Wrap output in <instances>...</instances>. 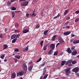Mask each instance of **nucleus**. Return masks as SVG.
<instances>
[{
    "mask_svg": "<svg viewBox=\"0 0 79 79\" xmlns=\"http://www.w3.org/2000/svg\"><path fill=\"white\" fill-rule=\"evenodd\" d=\"M29 3V2L28 1H25L23 2H22L21 3V5L22 6H26Z\"/></svg>",
    "mask_w": 79,
    "mask_h": 79,
    "instance_id": "1",
    "label": "nucleus"
},
{
    "mask_svg": "<svg viewBox=\"0 0 79 79\" xmlns=\"http://www.w3.org/2000/svg\"><path fill=\"white\" fill-rule=\"evenodd\" d=\"M73 72H75V73H77L79 71V67H76L73 69L72 70Z\"/></svg>",
    "mask_w": 79,
    "mask_h": 79,
    "instance_id": "2",
    "label": "nucleus"
},
{
    "mask_svg": "<svg viewBox=\"0 0 79 79\" xmlns=\"http://www.w3.org/2000/svg\"><path fill=\"white\" fill-rule=\"evenodd\" d=\"M58 40L60 44H63L64 43V40L61 37H59Z\"/></svg>",
    "mask_w": 79,
    "mask_h": 79,
    "instance_id": "3",
    "label": "nucleus"
},
{
    "mask_svg": "<svg viewBox=\"0 0 79 79\" xmlns=\"http://www.w3.org/2000/svg\"><path fill=\"white\" fill-rule=\"evenodd\" d=\"M24 74V72L22 71V72H20L18 73L17 74V76H23Z\"/></svg>",
    "mask_w": 79,
    "mask_h": 79,
    "instance_id": "4",
    "label": "nucleus"
},
{
    "mask_svg": "<svg viewBox=\"0 0 79 79\" xmlns=\"http://www.w3.org/2000/svg\"><path fill=\"white\" fill-rule=\"evenodd\" d=\"M55 47V44H51L50 45V48L52 50H54Z\"/></svg>",
    "mask_w": 79,
    "mask_h": 79,
    "instance_id": "5",
    "label": "nucleus"
},
{
    "mask_svg": "<svg viewBox=\"0 0 79 79\" xmlns=\"http://www.w3.org/2000/svg\"><path fill=\"white\" fill-rule=\"evenodd\" d=\"M23 68L25 71H26L27 69V65L26 64H23Z\"/></svg>",
    "mask_w": 79,
    "mask_h": 79,
    "instance_id": "6",
    "label": "nucleus"
},
{
    "mask_svg": "<svg viewBox=\"0 0 79 79\" xmlns=\"http://www.w3.org/2000/svg\"><path fill=\"white\" fill-rule=\"evenodd\" d=\"M77 54V51L75 50L73 51V52L72 53V55H74V56H75Z\"/></svg>",
    "mask_w": 79,
    "mask_h": 79,
    "instance_id": "7",
    "label": "nucleus"
},
{
    "mask_svg": "<svg viewBox=\"0 0 79 79\" xmlns=\"http://www.w3.org/2000/svg\"><path fill=\"white\" fill-rule=\"evenodd\" d=\"M66 51V52H67L68 53H72V51L71 50V48H68Z\"/></svg>",
    "mask_w": 79,
    "mask_h": 79,
    "instance_id": "8",
    "label": "nucleus"
},
{
    "mask_svg": "<svg viewBox=\"0 0 79 79\" xmlns=\"http://www.w3.org/2000/svg\"><path fill=\"white\" fill-rule=\"evenodd\" d=\"M11 77L12 79H15L16 77V73H13L11 75Z\"/></svg>",
    "mask_w": 79,
    "mask_h": 79,
    "instance_id": "9",
    "label": "nucleus"
},
{
    "mask_svg": "<svg viewBox=\"0 0 79 79\" xmlns=\"http://www.w3.org/2000/svg\"><path fill=\"white\" fill-rule=\"evenodd\" d=\"M71 31L65 32L64 33V35H69L71 34Z\"/></svg>",
    "mask_w": 79,
    "mask_h": 79,
    "instance_id": "10",
    "label": "nucleus"
},
{
    "mask_svg": "<svg viewBox=\"0 0 79 79\" xmlns=\"http://www.w3.org/2000/svg\"><path fill=\"white\" fill-rule=\"evenodd\" d=\"M29 32V30L28 29H25L23 30L22 32L23 33V34H26V33H27Z\"/></svg>",
    "mask_w": 79,
    "mask_h": 79,
    "instance_id": "11",
    "label": "nucleus"
},
{
    "mask_svg": "<svg viewBox=\"0 0 79 79\" xmlns=\"http://www.w3.org/2000/svg\"><path fill=\"white\" fill-rule=\"evenodd\" d=\"M48 30H46L44 32V34L45 35V36H46V35H48Z\"/></svg>",
    "mask_w": 79,
    "mask_h": 79,
    "instance_id": "12",
    "label": "nucleus"
},
{
    "mask_svg": "<svg viewBox=\"0 0 79 79\" xmlns=\"http://www.w3.org/2000/svg\"><path fill=\"white\" fill-rule=\"evenodd\" d=\"M73 44H79V40H74L73 42Z\"/></svg>",
    "mask_w": 79,
    "mask_h": 79,
    "instance_id": "13",
    "label": "nucleus"
},
{
    "mask_svg": "<svg viewBox=\"0 0 79 79\" xmlns=\"http://www.w3.org/2000/svg\"><path fill=\"white\" fill-rule=\"evenodd\" d=\"M66 63V61L63 60L61 62V65L64 66L65 64Z\"/></svg>",
    "mask_w": 79,
    "mask_h": 79,
    "instance_id": "14",
    "label": "nucleus"
},
{
    "mask_svg": "<svg viewBox=\"0 0 79 79\" xmlns=\"http://www.w3.org/2000/svg\"><path fill=\"white\" fill-rule=\"evenodd\" d=\"M16 35H13L11 37V39H13L16 38Z\"/></svg>",
    "mask_w": 79,
    "mask_h": 79,
    "instance_id": "15",
    "label": "nucleus"
},
{
    "mask_svg": "<svg viewBox=\"0 0 79 79\" xmlns=\"http://www.w3.org/2000/svg\"><path fill=\"white\" fill-rule=\"evenodd\" d=\"M3 50H5V49H6L8 48V45L7 44H5L3 45Z\"/></svg>",
    "mask_w": 79,
    "mask_h": 79,
    "instance_id": "16",
    "label": "nucleus"
},
{
    "mask_svg": "<svg viewBox=\"0 0 79 79\" xmlns=\"http://www.w3.org/2000/svg\"><path fill=\"white\" fill-rule=\"evenodd\" d=\"M33 68V66L31 65L28 68V70L29 71H32V68Z\"/></svg>",
    "mask_w": 79,
    "mask_h": 79,
    "instance_id": "17",
    "label": "nucleus"
},
{
    "mask_svg": "<svg viewBox=\"0 0 79 79\" xmlns=\"http://www.w3.org/2000/svg\"><path fill=\"white\" fill-rule=\"evenodd\" d=\"M71 69V67H69L67 68V69L66 70L65 72H69L70 71V69Z\"/></svg>",
    "mask_w": 79,
    "mask_h": 79,
    "instance_id": "18",
    "label": "nucleus"
},
{
    "mask_svg": "<svg viewBox=\"0 0 79 79\" xmlns=\"http://www.w3.org/2000/svg\"><path fill=\"white\" fill-rule=\"evenodd\" d=\"M68 12H69V9H67V10H65L64 13V15H66V14L67 13H68Z\"/></svg>",
    "mask_w": 79,
    "mask_h": 79,
    "instance_id": "19",
    "label": "nucleus"
},
{
    "mask_svg": "<svg viewBox=\"0 0 79 79\" xmlns=\"http://www.w3.org/2000/svg\"><path fill=\"white\" fill-rule=\"evenodd\" d=\"M56 37V35H54L52 38V40L53 41H54V40H55V38Z\"/></svg>",
    "mask_w": 79,
    "mask_h": 79,
    "instance_id": "20",
    "label": "nucleus"
},
{
    "mask_svg": "<svg viewBox=\"0 0 79 79\" xmlns=\"http://www.w3.org/2000/svg\"><path fill=\"white\" fill-rule=\"evenodd\" d=\"M17 40V39L15 38L14 39V40H12V42L14 44L15 42H16V41Z\"/></svg>",
    "mask_w": 79,
    "mask_h": 79,
    "instance_id": "21",
    "label": "nucleus"
},
{
    "mask_svg": "<svg viewBox=\"0 0 79 79\" xmlns=\"http://www.w3.org/2000/svg\"><path fill=\"white\" fill-rule=\"evenodd\" d=\"M15 27L16 28H18L19 27V24L18 23H16L15 25Z\"/></svg>",
    "mask_w": 79,
    "mask_h": 79,
    "instance_id": "22",
    "label": "nucleus"
},
{
    "mask_svg": "<svg viewBox=\"0 0 79 79\" xmlns=\"http://www.w3.org/2000/svg\"><path fill=\"white\" fill-rule=\"evenodd\" d=\"M58 51H56V52H54V55H58Z\"/></svg>",
    "mask_w": 79,
    "mask_h": 79,
    "instance_id": "23",
    "label": "nucleus"
},
{
    "mask_svg": "<svg viewBox=\"0 0 79 79\" xmlns=\"http://www.w3.org/2000/svg\"><path fill=\"white\" fill-rule=\"evenodd\" d=\"M48 76V74H45L44 77H43V79H46V78H47V76Z\"/></svg>",
    "mask_w": 79,
    "mask_h": 79,
    "instance_id": "24",
    "label": "nucleus"
},
{
    "mask_svg": "<svg viewBox=\"0 0 79 79\" xmlns=\"http://www.w3.org/2000/svg\"><path fill=\"white\" fill-rule=\"evenodd\" d=\"M29 50V46H27V47L25 48V51L26 52V51H27Z\"/></svg>",
    "mask_w": 79,
    "mask_h": 79,
    "instance_id": "25",
    "label": "nucleus"
},
{
    "mask_svg": "<svg viewBox=\"0 0 79 79\" xmlns=\"http://www.w3.org/2000/svg\"><path fill=\"white\" fill-rule=\"evenodd\" d=\"M76 63H77V61H76V60H73V61H72V64H75Z\"/></svg>",
    "mask_w": 79,
    "mask_h": 79,
    "instance_id": "26",
    "label": "nucleus"
},
{
    "mask_svg": "<svg viewBox=\"0 0 79 79\" xmlns=\"http://www.w3.org/2000/svg\"><path fill=\"white\" fill-rule=\"evenodd\" d=\"M65 73L66 74V76H68L69 74V72H65Z\"/></svg>",
    "mask_w": 79,
    "mask_h": 79,
    "instance_id": "27",
    "label": "nucleus"
},
{
    "mask_svg": "<svg viewBox=\"0 0 79 79\" xmlns=\"http://www.w3.org/2000/svg\"><path fill=\"white\" fill-rule=\"evenodd\" d=\"M20 57H20V56H18V55L15 56V58H17V59H19V58H20Z\"/></svg>",
    "mask_w": 79,
    "mask_h": 79,
    "instance_id": "28",
    "label": "nucleus"
},
{
    "mask_svg": "<svg viewBox=\"0 0 79 79\" xmlns=\"http://www.w3.org/2000/svg\"><path fill=\"white\" fill-rule=\"evenodd\" d=\"M43 44H44V40H42L40 43V44L41 47H42V46H43Z\"/></svg>",
    "mask_w": 79,
    "mask_h": 79,
    "instance_id": "29",
    "label": "nucleus"
},
{
    "mask_svg": "<svg viewBox=\"0 0 79 79\" xmlns=\"http://www.w3.org/2000/svg\"><path fill=\"white\" fill-rule=\"evenodd\" d=\"M11 5V3L10 1H8L7 2V5L8 6H10Z\"/></svg>",
    "mask_w": 79,
    "mask_h": 79,
    "instance_id": "30",
    "label": "nucleus"
},
{
    "mask_svg": "<svg viewBox=\"0 0 79 79\" xmlns=\"http://www.w3.org/2000/svg\"><path fill=\"white\" fill-rule=\"evenodd\" d=\"M4 57H5V55H2L0 56L1 58H2V59H3Z\"/></svg>",
    "mask_w": 79,
    "mask_h": 79,
    "instance_id": "31",
    "label": "nucleus"
},
{
    "mask_svg": "<svg viewBox=\"0 0 79 79\" xmlns=\"http://www.w3.org/2000/svg\"><path fill=\"white\" fill-rule=\"evenodd\" d=\"M42 60V58L40 57L39 58V59L37 61H36V63H39V61H41Z\"/></svg>",
    "mask_w": 79,
    "mask_h": 79,
    "instance_id": "32",
    "label": "nucleus"
},
{
    "mask_svg": "<svg viewBox=\"0 0 79 79\" xmlns=\"http://www.w3.org/2000/svg\"><path fill=\"white\" fill-rule=\"evenodd\" d=\"M45 63H46V62L43 63L41 65V66H42V67L44 66H45Z\"/></svg>",
    "mask_w": 79,
    "mask_h": 79,
    "instance_id": "33",
    "label": "nucleus"
},
{
    "mask_svg": "<svg viewBox=\"0 0 79 79\" xmlns=\"http://www.w3.org/2000/svg\"><path fill=\"white\" fill-rule=\"evenodd\" d=\"M16 36V38L17 39V38H19V36H20V34L15 35Z\"/></svg>",
    "mask_w": 79,
    "mask_h": 79,
    "instance_id": "34",
    "label": "nucleus"
},
{
    "mask_svg": "<svg viewBox=\"0 0 79 79\" xmlns=\"http://www.w3.org/2000/svg\"><path fill=\"white\" fill-rule=\"evenodd\" d=\"M69 62L70 64H71L73 62V60L72 59H70L68 61Z\"/></svg>",
    "mask_w": 79,
    "mask_h": 79,
    "instance_id": "35",
    "label": "nucleus"
},
{
    "mask_svg": "<svg viewBox=\"0 0 79 79\" xmlns=\"http://www.w3.org/2000/svg\"><path fill=\"white\" fill-rule=\"evenodd\" d=\"M69 23V22L68 21L67 22H66L65 24H64V26H67V25H68V23Z\"/></svg>",
    "mask_w": 79,
    "mask_h": 79,
    "instance_id": "36",
    "label": "nucleus"
},
{
    "mask_svg": "<svg viewBox=\"0 0 79 79\" xmlns=\"http://www.w3.org/2000/svg\"><path fill=\"white\" fill-rule=\"evenodd\" d=\"M44 50H47V46L45 45L44 47Z\"/></svg>",
    "mask_w": 79,
    "mask_h": 79,
    "instance_id": "37",
    "label": "nucleus"
},
{
    "mask_svg": "<svg viewBox=\"0 0 79 79\" xmlns=\"http://www.w3.org/2000/svg\"><path fill=\"white\" fill-rule=\"evenodd\" d=\"M14 50L15 52H19V49H17L16 48H15V49Z\"/></svg>",
    "mask_w": 79,
    "mask_h": 79,
    "instance_id": "38",
    "label": "nucleus"
},
{
    "mask_svg": "<svg viewBox=\"0 0 79 79\" xmlns=\"http://www.w3.org/2000/svg\"><path fill=\"white\" fill-rule=\"evenodd\" d=\"M11 10H16V8L15 7H12Z\"/></svg>",
    "mask_w": 79,
    "mask_h": 79,
    "instance_id": "39",
    "label": "nucleus"
},
{
    "mask_svg": "<svg viewBox=\"0 0 79 79\" xmlns=\"http://www.w3.org/2000/svg\"><path fill=\"white\" fill-rule=\"evenodd\" d=\"M40 27V25L39 24L37 25L36 26V29H39V28Z\"/></svg>",
    "mask_w": 79,
    "mask_h": 79,
    "instance_id": "40",
    "label": "nucleus"
},
{
    "mask_svg": "<svg viewBox=\"0 0 79 79\" xmlns=\"http://www.w3.org/2000/svg\"><path fill=\"white\" fill-rule=\"evenodd\" d=\"M75 48V46H72L71 48V50H73Z\"/></svg>",
    "mask_w": 79,
    "mask_h": 79,
    "instance_id": "41",
    "label": "nucleus"
},
{
    "mask_svg": "<svg viewBox=\"0 0 79 79\" xmlns=\"http://www.w3.org/2000/svg\"><path fill=\"white\" fill-rule=\"evenodd\" d=\"M12 18H14V17H15V13H14L13 12H12Z\"/></svg>",
    "mask_w": 79,
    "mask_h": 79,
    "instance_id": "42",
    "label": "nucleus"
},
{
    "mask_svg": "<svg viewBox=\"0 0 79 79\" xmlns=\"http://www.w3.org/2000/svg\"><path fill=\"white\" fill-rule=\"evenodd\" d=\"M53 51H52V50H50L49 51V52H48V54H49V55H50V54H51V53H52V52Z\"/></svg>",
    "mask_w": 79,
    "mask_h": 79,
    "instance_id": "43",
    "label": "nucleus"
},
{
    "mask_svg": "<svg viewBox=\"0 0 79 79\" xmlns=\"http://www.w3.org/2000/svg\"><path fill=\"white\" fill-rule=\"evenodd\" d=\"M69 64V61H67V62L66 61L65 62V65H68Z\"/></svg>",
    "mask_w": 79,
    "mask_h": 79,
    "instance_id": "44",
    "label": "nucleus"
},
{
    "mask_svg": "<svg viewBox=\"0 0 79 79\" xmlns=\"http://www.w3.org/2000/svg\"><path fill=\"white\" fill-rule=\"evenodd\" d=\"M18 0H11L10 1V2H11V3H12V2H14L15 1H18Z\"/></svg>",
    "mask_w": 79,
    "mask_h": 79,
    "instance_id": "45",
    "label": "nucleus"
},
{
    "mask_svg": "<svg viewBox=\"0 0 79 79\" xmlns=\"http://www.w3.org/2000/svg\"><path fill=\"white\" fill-rule=\"evenodd\" d=\"M79 21V19L77 18V19H76L75 20V22H77V21Z\"/></svg>",
    "mask_w": 79,
    "mask_h": 79,
    "instance_id": "46",
    "label": "nucleus"
},
{
    "mask_svg": "<svg viewBox=\"0 0 79 79\" xmlns=\"http://www.w3.org/2000/svg\"><path fill=\"white\" fill-rule=\"evenodd\" d=\"M66 29H69L70 28V26L68 25L66 27Z\"/></svg>",
    "mask_w": 79,
    "mask_h": 79,
    "instance_id": "47",
    "label": "nucleus"
},
{
    "mask_svg": "<svg viewBox=\"0 0 79 79\" xmlns=\"http://www.w3.org/2000/svg\"><path fill=\"white\" fill-rule=\"evenodd\" d=\"M75 14H79V10H77L75 12Z\"/></svg>",
    "mask_w": 79,
    "mask_h": 79,
    "instance_id": "48",
    "label": "nucleus"
},
{
    "mask_svg": "<svg viewBox=\"0 0 79 79\" xmlns=\"http://www.w3.org/2000/svg\"><path fill=\"white\" fill-rule=\"evenodd\" d=\"M19 32V31L18 30H15V33H16V32Z\"/></svg>",
    "mask_w": 79,
    "mask_h": 79,
    "instance_id": "49",
    "label": "nucleus"
},
{
    "mask_svg": "<svg viewBox=\"0 0 79 79\" xmlns=\"http://www.w3.org/2000/svg\"><path fill=\"white\" fill-rule=\"evenodd\" d=\"M31 16H32V17H33V16H35V17L36 16V14H34L33 15V16H32V15H31Z\"/></svg>",
    "mask_w": 79,
    "mask_h": 79,
    "instance_id": "50",
    "label": "nucleus"
},
{
    "mask_svg": "<svg viewBox=\"0 0 79 79\" xmlns=\"http://www.w3.org/2000/svg\"><path fill=\"white\" fill-rule=\"evenodd\" d=\"M25 1H26V0H19V2H25Z\"/></svg>",
    "mask_w": 79,
    "mask_h": 79,
    "instance_id": "51",
    "label": "nucleus"
},
{
    "mask_svg": "<svg viewBox=\"0 0 79 79\" xmlns=\"http://www.w3.org/2000/svg\"><path fill=\"white\" fill-rule=\"evenodd\" d=\"M14 60L15 61V63H17V61H18V60H17V59L15 58Z\"/></svg>",
    "mask_w": 79,
    "mask_h": 79,
    "instance_id": "52",
    "label": "nucleus"
},
{
    "mask_svg": "<svg viewBox=\"0 0 79 79\" xmlns=\"http://www.w3.org/2000/svg\"><path fill=\"white\" fill-rule=\"evenodd\" d=\"M60 43H58L56 45V47H58V45H60Z\"/></svg>",
    "mask_w": 79,
    "mask_h": 79,
    "instance_id": "53",
    "label": "nucleus"
},
{
    "mask_svg": "<svg viewBox=\"0 0 79 79\" xmlns=\"http://www.w3.org/2000/svg\"><path fill=\"white\" fill-rule=\"evenodd\" d=\"M29 14L28 13H27L26 15V16L27 17H29Z\"/></svg>",
    "mask_w": 79,
    "mask_h": 79,
    "instance_id": "54",
    "label": "nucleus"
},
{
    "mask_svg": "<svg viewBox=\"0 0 79 79\" xmlns=\"http://www.w3.org/2000/svg\"><path fill=\"white\" fill-rule=\"evenodd\" d=\"M69 19H70V17H68L66 19L67 20H69Z\"/></svg>",
    "mask_w": 79,
    "mask_h": 79,
    "instance_id": "55",
    "label": "nucleus"
},
{
    "mask_svg": "<svg viewBox=\"0 0 79 79\" xmlns=\"http://www.w3.org/2000/svg\"><path fill=\"white\" fill-rule=\"evenodd\" d=\"M68 66L69 67H71V66H72V64H69L68 65Z\"/></svg>",
    "mask_w": 79,
    "mask_h": 79,
    "instance_id": "56",
    "label": "nucleus"
},
{
    "mask_svg": "<svg viewBox=\"0 0 79 79\" xmlns=\"http://www.w3.org/2000/svg\"><path fill=\"white\" fill-rule=\"evenodd\" d=\"M0 39H2L3 37H2V35H0Z\"/></svg>",
    "mask_w": 79,
    "mask_h": 79,
    "instance_id": "57",
    "label": "nucleus"
},
{
    "mask_svg": "<svg viewBox=\"0 0 79 79\" xmlns=\"http://www.w3.org/2000/svg\"><path fill=\"white\" fill-rule=\"evenodd\" d=\"M7 30H8V29H7V28H6L5 29V32H6Z\"/></svg>",
    "mask_w": 79,
    "mask_h": 79,
    "instance_id": "58",
    "label": "nucleus"
},
{
    "mask_svg": "<svg viewBox=\"0 0 79 79\" xmlns=\"http://www.w3.org/2000/svg\"><path fill=\"white\" fill-rule=\"evenodd\" d=\"M73 40H73V39H72V40H70V42H71V43L73 42Z\"/></svg>",
    "mask_w": 79,
    "mask_h": 79,
    "instance_id": "59",
    "label": "nucleus"
},
{
    "mask_svg": "<svg viewBox=\"0 0 79 79\" xmlns=\"http://www.w3.org/2000/svg\"><path fill=\"white\" fill-rule=\"evenodd\" d=\"M60 14H59L57 16V17L58 18V17H60Z\"/></svg>",
    "mask_w": 79,
    "mask_h": 79,
    "instance_id": "60",
    "label": "nucleus"
},
{
    "mask_svg": "<svg viewBox=\"0 0 79 79\" xmlns=\"http://www.w3.org/2000/svg\"><path fill=\"white\" fill-rule=\"evenodd\" d=\"M32 13H33V14H32V16H33V15H34V13H35V10L33 11Z\"/></svg>",
    "mask_w": 79,
    "mask_h": 79,
    "instance_id": "61",
    "label": "nucleus"
},
{
    "mask_svg": "<svg viewBox=\"0 0 79 79\" xmlns=\"http://www.w3.org/2000/svg\"><path fill=\"white\" fill-rule=\"evenodd\" d=\"M44 73H46V69H44L43 70Z\"/></svg>",
    "mask_w": 79,
    "mask_h": 79,
    "instance_id": "62",
    "label": "nucleus"
},
{
    "mask_svg": "<svg viewBox=\"0 0 79 79\" xmlns=\"http://www.w3.org/2000/svg\"><path fill=\"white\" fill-rule=\"evenodd\" d=\"M43 78V76H41L40 77V79H42Z\"/></svg>",
    "mask_w": 79,
    "mask_h": 79,
    "instance_id": "63",
    "label": "nucleus"
},
{
    "mask_svg": "<svg viewBox=\"0 0 79 79\" xmlns=\"http://www.w3.org/2000/svg\"><path fill=\"white\" fill-rule=\"evenodd\" d=\"M77 76H79V73H77Z\"/></svg>",
    "mask_w": 79,
    "mask_h": 79,
    "instance_id": "64",
    "label": "nucleus"
}]
</instances>
